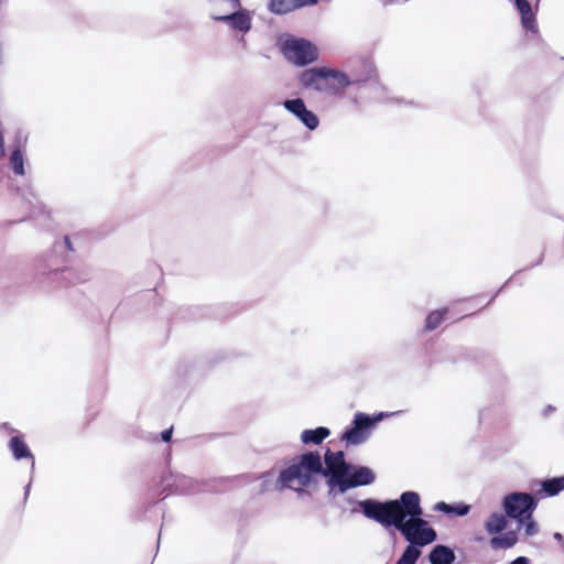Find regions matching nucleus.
<instances>
[{
	"label": "nucleus",
	"instance_id": "obj_1",
	"mask_svg": "<svg viewBox=\"0 0 564 564\" xmlns=\"http://www.w3.org/2000/svg\"><path fill=\"white\" fill-rule=\"evenodd\" d=\"M423 510L420 496L414 491H405L400 496V507L391 527H394L409 545L425 546L436 541V531L422 518Z\"/></svg>",
	"mask_w": 564,
	"mask_h": 564
},
{
	"label": "nucleus",
	"instance_id": "obj_2",
	"mask_svg": "<svg viewBox=\"0 0 564 564\" xmlns=\"http://www.w3.org/2000/svg\"><path fill=\"white\" fill-rule=\"evenodd\" d=\"M322 471L321 455L317 452H307L301 455L296 463L281 470L275 486L278 489L290 488L300 491L311 486Z\"/></svg>",
	"mask_w": 564,
	"mask_h": 564
},
{
	"label": "nucleus",
	"instance_id": "obj_3",
	"mask_svg": "<svg viewBox=\"0 0 564 564\" xmlns=\"http://www.w3.org/2000/svg\"><path fill=\"white\" fill-rule=\"evenodd\" d=\"M300 83L305 88L339 94L355 82L350 80L343 72L327 67H314L305 69L301 74Z\"/></svg>",
	"mask_w": 564,
	"mask_h": 564
},
{
	"label": "nucleus",
	"instance_id": "obj_4",
	"mask_svg": "<svg viewBox=\"0 0 564 564\" xmlns=\"http://www.w3.org/2000/svg\"><path fill=\"white\" fill-rule=\"evenodd\" d=\"M348 501L350 503H357L367 518L376 520L383 527H391V522L393 521L394 516H397L400 507V498L387 502H378L371 499L364 501Z\"/></svg>",
	"mask_w": 564,
	"mask_h": 564
},
{
	"label": "nucleus",
	"instance_id": "obj_5",
	"mask_svg": "<svg viewBox=\"0 0 564 564\" xmlns=\"http://www.w3.org/2000/svg\"><path fill=\"white\" fill-rule=\"evenodd\" d=\"M324 459L326 467L323 468L321 474L327 478L328 495L335 498L336 486L340 478L345 476L350 464L346 463L345 455L341 451L332 452L327 449Z\"/></svg>",
	"mask_w": 564,
	"mask_h": 564
},
{
	"label": "nucleus",
	"instance_id": "obj_6",
	"mask_svg": "<svg viewBox=\"0 0 564 564\" xmlns=\"http://www.w3.org/2000/svg\"><path fill=\"white\" fill-rule=\"evenodd\" d=\"M284 56L295 65L303 66L317 59V50L308 41L292 39L283 45Z\"/></svg>",
	"mask_w": 564,
	"mask_h": 564
},
{
	"label": "nucleus",
	"instance_id": "obj_7",
	"mask_svg": "<svg viewBox=\"0 0 564 564\" xmlns=\"http://www.w3.org/2000/svg\"><path fill=\"white\" fill-rule=\"evenodd\" d=\"M375 479V473L369 467L350 464L345 476L340 478L336 486L335 497L351 488L370 485Z\"/></svg>",
	"mask_w": 564,
	"mask_h": 564
},
{
	"label": "nucleus",
	"instance_id": "obj_8",
	"mask_svg": "<svg viewBox=\"0 0 564 564\" xmlns=\"http://www.w3.org/2000/svg\"><path fill=\"white\" fill-rule=\"evenodd\" d=\"M502 507L508 517L519 520L533 513L536 502L530 494L512 492L503 498Z\"/></svg>",
	"mask_w": 564,
	"mask_h": 564
},
{
	"label": "nucleus",
	"instance_id": "obj_9",
	"mask_svg": "<svg viewBox=\"0 0 564 564\" xmlns=\"http://www.w3.org/2000/svg\"><path fill=\"white\" fill-rule=\"evenodd\" d=\"M383 415V413H380L378 417L371 419L365 413H356L354 426L344 433L343 440L346 441L348 445H359L364 443L368 438V430Z\"/></svg>",
	"mask_w": 564,
	"mask_h": 564
},
{
	"label": "nucleus",
	"instance_id": "obj_10",
	"mask_svg": "<svg viewBox=\"0 0 564 564\" xmlns=\"http://www.w3.org/2000/svg\"><path fill=\"white\" fill-rule=\"evenodd\" d=\"M219 2L226 4L228 9L225 14L215 15V20L230 22L232 28L242 32H247L250 29L249 15L243 12H238V9L240 8L239 0H219Z\"/></svg>",
	"mask_w": 564,
	"mask_h": 564
},
{
	"label": "nucleus",
	"instance_id": "obj_11",
	"mask_svg": "<svg viewBox=\"0 0 564 564\" xmlns=\"http://www.w3.org/2000/svg\"><path fill=\"white\" fill-rule=\"evenodd\" d=\"M284 107L295 115L308 129L317 128L319 120L317 116L308 110L301 98L284 101Z\"/></svg>",
	"mask_w": 564,
	"mask_h": 564
},
{
	"label": "nucleus",
	"instance_id": "obj_12",
	"mask_svg": "<svg viewBox=\"0 0 564 564\" xmlns=\"http://www.w3.org/2000/svg\"><path fill=\"white\" fill-rule=\"evenodd\" d=\"M317 3L318 0H270L268 3V10L274 14L282 15Z\"/></svg>",
	"mask_w": 564,
	"mask_h": 564
},
{
	"label": "nucleus",
	"instance_id": "obj_13",
	"mask_svg": "<svg viewBox=\"0 0 564 564\" xmlns=\"http://www.w3.org/2000/svg\"><path fill=\"white\" fill-rule=\"evenodd\" d=\"M517 10L521 15L522 26L527 31L538 32L535 13L532 11L531 3L528 0H513Z\"/></svg>",
	"mask_w": 564,
	"mask_h": 564
},
{
	"label": "nucleus",
	"instance_id": "obj_14",
	"mask_svg": "<svg viewBox=\"0 0 564 564\" xmlns=\"http://www.w3.org/2000/svg\"><path fill=\"white\" fill-rule=\"evenodd\" d=\"M9 448L11 449L13 457L15 459L30 458L32 460L31 462V470L32 471L34 470V467H35L34 457H33L30 448L28 447V445L19 436L11 437V440L9 442Z\"/></svg>",
	"mask_w": 564,
	"mask_h": 564
},
{
	"label": "nucleus",
	"instance_id": "obj_15",
	"mask_svg": "<svg viewBox=\"0 0 564 564\" xmlns=\"http://www.w3.org/2000/svg\"><path fill=\"white\" fill-rule=\"evenodd\" d=\"M518 542V535L516 531H508L502 534H494L489 541V545L492 550H508L513 547Z\"/></svg>",
	"mask_w": 564,
	"mask_h": 564
},
{
	"label": "nucleus",
	"instance_id": "obj_16",
	"mask_svg": "<svg viewBox=\"0 0 564 564\" xmlns=\"http://www.w3.org/2000/svg\"><path fill=\"white\" fill-rule=\"evenodd\" d=\"M431 564H452L455 561L454 551L445 545H436L429 555Z\"/></svg>",
	"mask_w": 564,
	"mask_h": 564
},
{
	"label": "nucleus",
	"instance_id": "obj_17",
	"mask_svg": "<svg viewBox=\"0 0 564 564\" xmlns=\"http://www.w3.org/2000/svg\"><path fill=\"white\" fill-rule=\"evenodd\" d=\"M25 163V152L20 147L14 148L9 156V166L13 171L15 175L23 176L25 174L24 170Z\"/></svg>",
	"mask_w": 564,
	"mask_h": 564
},
{
	"label": "nucleus",
	"instance_id": "obj_18",
	"mask_svg": "<svg viewBox=\"0 0 564 564\" xmlns=\"http://www.w3.org/2000/svg\"><path fill=\"white\" fill-rule=\"evenodd\" d=\"M507 527L506 516L499 512H494L485 522V530L488 534H499Z\"/></svg>",
	"mask_w": 564,
	"mask_h": 564
},
{
	"label": "nucleus",
	"instance_id": "obj_19",
	"mask_svg": "<svg viewBox=\"0 0 564 564\" xmlns=\"http://www.w3.org/2000/svg\"><path fill=\"white\" fill-rule=\"evenodd\" d=\"M330 434L327 427H317L315 430H304L301 434V441L304 444H321Z\"/></svg>",
	"mask_w": 564,
	"mask_h": 564
},
{
	"label": "nucleus",
	"instance_id": "obj_20",
	"mask_svg": "<svg viewBox=\"0 0 564 564\" xmlns=\"http://www.w3.org/2000/svg\"><path fill=\"white\" fill-rule=\"evenodd\" d=\"M171 486H173L171 491L175 494H194L197 491L196 482L192 478L184 475L175 476Z\"/></svg>",
	"mask_w": 564,
	"mask_h": 564
},
{
	"label": "nucleus",
	"instance_id": "obj_21",
	"mask_svg": "<svg viewBox=\"0 0 564 564\" xmlns=\"http://www.w3.org/2000/svg\"><path fill=\"white\" fill-rule=\"evenodd\" d=\"M542 489L546 496H555L564 490V477L546 479L542 482Z\"/></svg>",
	"mask_w": 564,
	"mask_h": 564
},
{
	"label": "nucleus",
	"instance_id": "obj_22",
	"mask_svg": "<svg viewBox=\"0 0 564 564\" xmlns=\"http://www.w3.org/2000/svg\"><path fill=\"white\" fill-rule=\"evenodd\" d=\"M422 552L414 545H408L395 564H415Z\"/></svg>",
	"mask_w": 564,
	"mask_h": 564
},
{
	"label": "nucleus",
	"instance_id": "obj_23",
	"mask_svg": "<svg viewBox=\"0 0 564 564\" xmlns=\"http://www.w3.org/2000/svg\"><path fill=\"white\" fill-rule=\"evenodd\" d=\"M446 313H447L446 308L431 312L427 315L426 321H425L426 330H433V329L437 328L438 325L444 319V316L446 315Z\"/></svg>",
	"mask_w": 564,
	"mask_h": 564
},
{
	"label": "nucleus",
	"instance_id": "obj_24",
	"mask_svg": "<svg viewBox=\"0 0 564 564\" xmlns=\"http://www.w3.org/2000/svg\"><path fill=\"white\" fill-rule=\"evenodd\" d=\"M518 521V528L520 529L521 527L524 528V533L527 536H533L538 533L539 529H538V525L535 523V521L533 520L532 518V513L517 520Z\"/></svg>",
	"mask_w": 564,
	"mask_h": 564
},
{
	"label": "nucleus",
	"instance_id": "obj_25",
	"mask_svg": "<svg viewBox=\"0 0 564 564\" xmlns=\"http://www.w3.org/2000/svg\"><path fill=\"white\" fill-rule=\"evenodd\" d=\"M32 199H29L30 204V216L36 217L37 214L44 213L43 204L35 197L33 193H30Z\"/></svg>",
	"mask_w": 564,
	"mask_h": 564
},
{
	"label": "nucleus",
	"instance_id": "obj_26",
	"mask_svg": "<svg viewBox=\"0 0 564 564\" xmlns=\"http://www.w3.org/2000/svg\"><path fill=\"white\" fill-rule=\"evenodd\" d=\"M469 509H470V507L468 505L459 503V505L453 506L452 513L463 517L469 512Z\"/></svg>",
	"mask_w": 564,
	"mask_h": 564
},
{
	"label": "nucleus",
	"instance_id": "obj_27",
	"mask_svg": "<svg viewBox=\"0 0 564 564\" xmlns=\"http://www.w3.org/2000/svg\"><path fill=\"white\" fill-rule=\"evenodd\" d=\"M435 510L442 511L445 513H452L453 505H448V503L442 501V502L436 503Z\"/></svg>",
	"mask_w": 564,
	"mask_h": 564
},
{
	"label": "nucleus",
	"instance_id": "obj_28",
	"mask_svg": "<svg viewBox=\"0 0 564 564\" xmlns=\"http://www.w3.org/2000/svg\"><path fill=\"white\" fill-rule=\"evenodd\" d=\"M273 473L272 471H268L265 474L262 475V478H263V482H262V491L267 490L269 488V478L272 477Z\"/></svg>",
	"mask_w": 564,
	"mask_h": 564
},
{
	"label": "nucleus",
	"instance_id": "obj_29",
	"mask_svg": "<svg viewBox=\"0 0 564 564\" xmlns=\"http://www.w3.org/2000/svg\"><path fill=\"white\" fill-rule=\"evenodd\" d=\"M215 8L219 13L218 15L225 14L226 10L228 9V7L226 4L220 3L219 0H216Z\"/></svg>",
	"mask_w": 564,
	"mask_h": 564
},
{
	"label": "nucleus",
	"instance_id": "obj_30",
	"mask_svg": "<svg viewBox=\"0 0 564 564\" xmlns=\"http://www.w3.org/2000/svg\"><path fill=\"white\" fill-rule=\"evenodd\" d=\"M510 564H531L527 556H519L510 562Z\"/></svg>",
	"mask_w": 564,
	"mask_h": 564
},
{
	"label": "nucleus",
	"instance_id": "obj_31",
	"mask_svg": "<svg viewBox=\"0 0 564 564\" xmlns=\"http://www.w3.org/2000/svg\"><path fill=\"white\" fill-rule=\"evenodd\" d=\"M172 432H173L172 427L163 431L162 434H161L162 440L164 442H169L171 440V437H172Z\"/></svg>",
	"mask_w": 564,
	"mask_h": 564
},
{
	"label": "nucleus",
	"instance_id": "obj_32",
	"mask_svg": "<svg viewBox=\"0 0 564 564\" xmlns=\"http://www.w3.org/2000/svg\"><path fill=\"white\" fill-rule=\"evenodd\" d=\"M67 271L63 270L62 272H58L57 270H54L52 272H50V274L54 275V276H57L59 274H65Z\"/></svg>",
	"mask_w": 564,
	"mask_h": 564
},
{
	"label": "nucleus",
	"instance_id": "obj_33",
	"mask_svg": "<svg viewBox=\"0 0 564 564\" xmlns=\"http://www.w3.org/2000/svg\"><path fill=\"white\" fill-rule=\"evenodd\" d=\"M554 539L557 540V541H562L563 540V535L558 532L554 533Z\"/></svg>",
	"mask_w": 564,
	"mask_h": 564
},
{
	"label": "nucleus",
	"instance_id": "obj_34",
	"mask_svg": "<svg viewBox=\"0 0 564 564\" xmlns=\"http://www.w3.org/2000/svg\"><path fill=\"white\" fill-rule=\"evenodd\" d=\"M4 154V143H0V156Z\"/></svg>",
	"mask_w": 564,
	"mask_h": 564
},
{
	"label": "nucleus",
	"instance_id": "obj_35",
	"mask_svg": "<svg viewBox=\"0 0 564 564\" xmlns=\"http://www.w3.org/2000/svg\"><path fill=\"white\" fill-rule=\"evenodd\" d=\"M30 487H31V482H29L25 487V497H28L29 492H30Z\"/></svg>",
	"mask_w": 564,
	"mask_h": 564
},
{
	"label": "nucleus",
	"instance_id": "obj_36",
	"mask_svg": "<svg viewBox=\"0 0 564 564\" xmlns=\"http://www.w3.org/2000/svg\"><path fill=\"white\" fill-rule=\"evenodd\" d=\"M552 411H554V409H553L551 405H549V406L546 408V410H545V413H544V414L546 415L547 413H550V412H552Z\"/></svg>",
	"mask_w": 564,
	"mask_h": 564
},
{
	"label": "nucleus",
	"instance_id": "obj_37",
	"mask_svg": "<svg viewBox=\"0 0 564 564\" xmlns=\"http://www.w3.org/2000/svg\"><path fill=\"white\" fill-rule=\"evenodd\" d=\"M65 243H66V246L70 249V242H69L68 237H65Z\"/></svg>",
	"mask_w": 564,
	"mask_h": 564
},
{
	"label": "nucleus",
	"instance_id": "obj_38",
	"mask_svg": "<svg viewBox=\"0 0 564 564\" xmlns=\"http://www.w3.org/2000/svg\"><path fill=\"white\" fill-rule=\"evenodd\" d=\"M39 271H40V273H41V274H43V275H44V274H46V272H45V270H44V269H39Z\"/></svg>",
	"mask_w": 564,
	"mask_h": 564
}]
</instances>
